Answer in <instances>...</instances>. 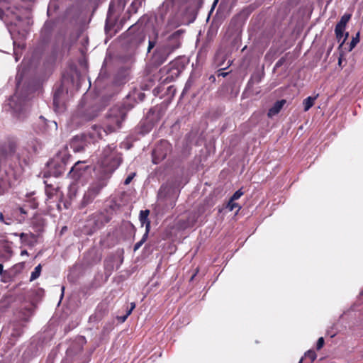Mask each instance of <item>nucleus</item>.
Segmentation results:
<instances>
[{"instance_id":"24","label":"nucleus","mask_w":363,"mask_h":363,"mask_svg":"<svg viewBox=\"0 0 363 363\" xmlns=\"http://www.w3.org/2000/svg\"><path fill=\"white\" fill-rule=\"evenodd\" d=\"M3 264H0V273L1 274L2 272H3Z\"/></svg>"},{"instance_id":"8","label":"nucleus","mask_w":363,"mask_h":363,"mask_svg":"<svg viewBox=\"0 0 363 363\" xmlns=\"http://www.w3.org/2000/svg\"><path fill=\"white\" fill-rule=\"evenodd\" d=\"M41 265L38 264L37 267H35L34 271L31 273L30 281H34L37 278H38L41 273Z\"/></svg>"},{"instance_id":"3","label":"nucleus","mask_w":363,"mask_h":363,"mask_svg":"<svg viewBox=\"0 0 363 363\" xmlns=\"http://www.w3.org/2000/svg\"><path fill=\"white\" fill-rule=\"evenodd\" d=\"M125 118V113L123 110L118 108L111 111L109 114V120L111 125L108 127V131L112 132L120 128L121 123Z\"/></svg>"},{"instance_id":"16","label":"nucleus","mask_w":363,"mask_h":363,"mask_svg":"<svg viewBox=\"0 0 363 363\" xmlns=\"http://www.w3.org/2000/svg\"><path fill=\"white\" fill-rule=\"evenodd\" d=\"M323 345H324V339H323V337H320L317 342V349L320 350V348L323 347Z\"/></svg>"},{"instance_id":"17","label":"nucleus","mask_w":363,"mask_h":363,"mask_svg":"<svg viewBox=\"0 0 363 363\" xmlns=\"http://www.w3.org/2000/svg\"><path fill=\"white\" fill-rule=\"evenodd\" d=\"M80 164L79 162H77L74 165V167H72V170L70 171L69 174H72V175H74L75 174V172L77 171L78 169V166L79 164Z\"/></svg>"},{"instance_id":"4","label":"nucleus","mask_w":363,"mask_h":363,"mask_svg":"<svg viewBox=\"0 0 363 363\" xmlns=\"http://www.w3.org/2000/svg\"><path fill=\"white\" fill-rule=\"evenodd\" d=\"M150 211L148 210L141 211L140 213V221L142 226L145 225V233H149L150 228V222L148 220Z\"/></svg>"},{"instance_id":"2","label":"nucleus","mask_w":363,"mask_h":363,"mask_svg":"<svg viewBox=\"0 0 363 363\" xmlns=\"http://www.w3.org/2000/svg\"><path fill=\"white\" fill-rule=\"evenodd\" d=\"M106 182L104 179H99L91 184L88 190L84 194L83 203L88 204L99 194L101 189L105 186Z\"/></svg>"},{"instance_id":"26","label":"nucleus","mask_w":363,"mask_h":363,"mask_svg":"<svg viewBox=\"0 0 363 363\" xmlns=\"http://www.w3.org/2000/svg\"><path fill=\"white\" fill-rule=\"evenodd\" d=\"M64 289H65V287H62V291L63 292L64 291ZM63 296V293L62 294V296Z\"/></svg>"},{"instance_id":"22","label":"nucleus","mask_w":363,"mask_h":363,"mask_svg":"<svg viewBox=\"0 0 363 363\" xmlns=\"http://www.w3.org/2000/svg\"><path fill=\"white\" fill-rule=\"evenodd\" d=\"M21 255H28V252H27V251H26V250H23V251L21 252Z\"/></svg>"},{"instance_id":"14","label":"nucleus","mask_w":363,"mask_h":363,"mask_svg":"<svg viewBox=\"0 0 363 363\" xmlns=\"http://www.w3.org/2000/svg\"><path fill=\"white\" fill-rule=\"evenodd\" d=\"M0 220L5 223L6 225H11L12 221L11 218H8L7 220L4 219V216L2 213H0Z\"/></svg>"},{"instance_id":"11","label":"nucleus","mask_w":363,"mask_h":363,"mask_svg":"<svg viewBox=\"0 0 363 363\" xmlns=\"http://www.w3.org/2000/svg\"><path fill=\"white\" fill-rule=\"evenodd\" d=\"M359 41V33H357L350 43V50H352Z\"/></svg>"},{"instance_id":"5","label":"nucleus","mask_w":363,"mask_h":363,"mask_svg":"<svg viewBox=\"0 0 363 363\" xmlns=\"http://www.w3.org/2000/svg\"><path fill=\"white\" fill-rule=\"evenodd\" d=\"M286 103L285 100H281L279 101H277L274 106L269 110L268 111V116L269 117H273L275 115H277L282 108L283 106Z\"/></svg>"},{"instance_id":"6","label":"nucleus","mask_w":363,"mask_h":363,"mask_svg":"<svg viewBox=\"0 0 363 363\" xmlns=\"http://www.w3.org/2000/svg\"><path fill=\"white\" fill-rule=\"evenodd\" d=\"M345 28H342L341 29H339V27L337 25L336 26V28H335L336 37H337L338 41H341L340 46H342V44L345 43V41L347 39V35H348L347 33H346V35H344Z\"/></svg>"},{"instance_id":"28","label":"nucleus","mask_w":363,"mask_h":363,"mask_svg":"<svg viewBox=\"0 0 363 363\" xmlns=\"http://www.w3.org/2000/svg\"><path fill=\"white\" fill-rule=\"evenodd\" d=\"M0 194H1V192H0Z\"/></svg>"},{"instance_id":"9","label":"nucleus","mask_w":363,"mask_h":363,"mask_svg":"<svg viewBox=\"0 0 363 363\" xmlns=\"http://www.w3.org/2000/svg\"><path fill=\"white\" fill-rule=\"evenodd\" d=\"M228 208H229L230 211H233L235 210V213H238V211L240 210L241 207L235 202L234 200L230 199L228 204Z\"/></svg>"},{"instance_id":"10","label":"nucleus","mask_w":363,"mask_h":363,"mask_svg":"<svg viewBox=\"0 0 363 363\" xmlns=\"http://www.w3.org/2000/svg\"><path fill=\"white\" fill-rule=\"evenodd\" d=\"M350 18V15H344L341 18L340 21L337 23L339 29H341L342 28H345V26H346L347 23L349 21Z\"/></svg>"},{"instance_id":"15","label":"nucleus","mask_w":363,"mask_h":363,"mask_svg":"<svg viewBox=\"0 0 363 363\" xmlns=\"http://www.w3.org/2000/svg\"><path fill=\"white\" fill-rule=\"evenodd\" d=\"M306 356H308L311 361H314L316 358V354L313 351H308L306 353Z\"/></svg>"},{"instance_id":"23","label":"nucleus","mask_w":363,"mask_h":363,"mask_svg":"<svg viewBox=\"0 0 363 363\" xmlns=\"http://www.w3.org/2000/svg\"><path fill=\"white\" fill-rule=\"evenodd\" d=\"M132 311H132L131 309H129V311H128V312H127V313H126L125 315H126L127 316H129V315L131 314Z\"/></svg>"},{"instance_id":"19","label":"nucleus","mask_w":363,"mask_h":363,"mask_svg":"<svg viewBox=\"0 0 363 363\" xmlns=\"http://www.w3.org/2000/svg\"><path fill=\"white\" fill-rule=\"evenodd\" d=\"M128 316H127L126 315H123V316H121V317H119L118 319L121 321V322H124L127 318Z\"/></svg>"},{"instance_id":"27","label":"nucleus","mask_w":363,"mask_h":363,"mask_svg":"<svg viewBox=\"0 0 363 363\" xmlns=\"http://www.w3.org/2000/svg\"><path fill=\"white\" fill-rule=\"evenodd\" d=\"M338 63H339L340 65H341V59H339Z\"/></svg>"},{"instance_id":"12","label":"nucleus","mask_w":363,"mask_h":363,"mask_svg":"<svg viewBox=\"0 0 363 363\" xmlns=\"http://www.w3.org/2000/svg\"><path fill=\"white\" fill-rule=\"evenodd\" d=\"M147 235H148V233H145L142 240L135 245V246H134V250L135 251L138 250L142 246L143 242L147 240Z\"/></svg>"},{"instance_id":"18","label":"nucleus","mask_w":363,"mask_h":363,"mask_svg":"<svg viewBox=\"0 0 363 363\" xmlns=\"http://www.w3.org/2000/svg\"><path fill=\"white\" fill-rule=\"evenodd\" d=\"M134 176H135V174H134V173H133V174H130V175H129V176L125 179V184H126V185H127V184H130V182L132 181V179H133Z\"/></svg>"},{"instance_id":"25","label":"nucleus","mask_w":363,"mask_h":363,"mask_svg":"<svg viewBox=\"0 0 363 363\" xmlns=\"http://www.w3.org/2000/svg\"><path fill=\"white\" fill-rule=\"evenodd\" d=\"M19 210L21 213H26V211L22 208H20Z\"/></svg>"},{"instance_id":"20","label":"nucleus","mask_w":363,"mask_h":363,"mask_svg":"<svg viewBox=\"0 0 363 363\" xmlns=\"http://www.w3.org/2000/svg\"><path fill=\"white\" fill-rule=\"evenodd\" d=\"M154 47V44L152 42L149 43L148 51H150Z\"/></svg>"},{"instance_id":"21","label":"nucleus","mask_w":363,"mask_h":363,"mask_svg":"<svg viewBox=\"0 0 363 363\" xmlns=\"http://www.w3.org/2000/svg\"><path fill=\"white\" fill-rule=\"evenodd\" d=\"M135 308V303H130V308L132 311H133V309Z\"/></svg>"},{"instance_id":"1","label":"nucleus","mask_w":363,"mask_h":363,"mask_svg":"<svg viewBox=\"0 0 363 363\" xmlns=\"http://www.w3.org/2000/svg\"><path fill=\"white\" fill-rule=\"evenodd\" d=\"M102 130L100 128H94L90 132L89 136L79 135L74 138L70 142V147L73 149L74 152H80L84 150L91 140L94 143L98 139L101 138Z\"/></svg>"},{"instance_id":"7","label":"nucleus","mask_w":363,"mask_h":363,"mask_svg":"<svg viewBox=\"0 0 363 363\" xmlns=\"http://www.w3.org/2000/svg\"><path fill=\"white\" fill-rule=\"evenodd\" d=\"M317 96H308L303 100V105L305 111H308L314 105V103L317 99Z\"/></svg>"},{"instance_id":"13","label":"nucleus","mask_w":363,"mask_h":363,"mask_svg":"<svg viewBox=\"0 0 363 363\" xmlns=\"http://www.w3.org/2000/svg\"><path fill=\"white\" fill-rule=\"evenodd\" d=\"M242 194H243L242 191L241 190H238L234 193V194L233 195V196L231 197L230 199L234 200V201L238 200V199H240L241 197V196Z\"/></svg>"}]
</instances>
